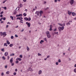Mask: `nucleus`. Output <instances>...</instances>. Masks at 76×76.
<instances>
[{"mask_svg":"<svg viewBox=\"0 0 76 76\" xmlns=\"http://www.w3.org/2000/svg\"><path fill=\"white\" fill-rule=\"evenodd\" d=\"M5 2H6L5 1H3V3H5Z\"/></svg>","mask_w":76,"mask_h":76,"instance_id":"nucleus-63","label":"nucleus"},{"mask_svg":"<svg viewBox=\"0 0 76 76\" xmlns=\"http://www.w3.org/2000/svg\"><path fill=\"white\" fill-rule=\"evenodd\" d=\"M15 56V54L14 53H12L10 54V56Z\"/></svg>","mask_w":76,"mask_h":76,"instance_id":"nucleus-20","label":"nucleus"},{"mask_svg":"<svg viewBox=\"0 0 76 76\" xmlns=\"http://www.w3.org/2000/svg\"><path fill=\"white\" fill-rule=\"evenodd\" d=\"M27 50L28 51H29V47H27Z\"/></svg>","mask_w":76,"mask_h":76,"instance_id":"nucleus-21","label":"nucleus"},{"mask_svg":"<svg viewBox=\"0 0 76 76\" xmlns=\"http://www.w3.org/2000/svg\"><path fill=\"white\" fill-rule=\"evenodd\" d=\"M49 57H50V56H48L47 57V58H49Z\"/></svg>","mask_w":76,"mask_h":76,"instance_id":"nucleus-64","label":"nucleus"},{"mask_svg":"<svg viewBox=\"0 0 76 76\" xmlns=\"http://www.w3.org/2000/svg\"><path fill=\"white\" fill-rule=\"evenodd\" d=\"M64 28V26H63L61 27H59L58 28L59 32H61V30L62 31H63Z\"/></svg>","mask_w":76,"mask_h":76,"instance_id":"nucleus-1","label":"nucleus"},{"mask_svg":"<svg viewBox=\"0 0 76 76\" xmlns=\"http://www.w3.org/2000/svg\"><path fill=\"white\" fill-rule=\"evenodd\" d=\"M41 73H42V71L41 70L39 71L38 73L39 75H41Z\"/></svg>","mask_w":76,"mask_h":76,"instance_id":"nucleus-16","label":"nucleus"},{"mask_svg":"<svg viewBox=\"0 0 76 76\" xmlns=\"http://www.w3.org/2000/svg\"><path fill=\"white\" fill-rule=\"evenodd\" d=\"M0 17L1 18H2L3 17V15H1Z\"/></svg>","mask_w":76,"mask_h":76,"instance_id":"nucleus-62","label":"nucleus"},{"mask_svg":"<svg viewBox=\"0 0 76 76\" xmlns=\"http://www.w3.org/2000/svg\"><path fill=\"white\" fill-rule=\"evenodd\" d=\"M24 20H28V18L26 17L25 18H24Z\"/></svg>","mask_w":76,"mask_h":76,"instance_id":"nucleus-29","label":"nucleus"},{"mask_svg":"<svg viewBox=\"0 0 76 76\" xmlns=\"http://www.w3.org/2000/svg\"><path fill=\"white\" fill-rule=\"evenodd\" d=\"M56 64L57 65H58V62H56Z\"/></svg>","mask_w":76,"mask_h":76,"instance_id":"nucleus-58","label":"nucleus"},{"mask_svg":"<svg viewBox=\"0 0 76 76\" xmlns=\"http://www.w3.org/2000/svg\"><path fill=\"white\" fill-rule=\"evenodd\" d=\"M74 71L75 73H76V69H74Z\"/></svg>","mask_w":76,"mask_h":76,"instance_id":"nucleus-46","label":"nucleus"},{"mask_svg":"<svg viewBox=\"0 0 76 76\" xmlns=\"http://www.w3.org/2000/svg\"><path fill=\"white\" fill-rule=\"evenodd\" d=\"M1 76H3L4 75V73H2L1 74Z\"/></svg>","mask_w":76,"mask_h":76,"instance_id":"nucleus-55","label":"nucleus"},{"mask_svg":"<svg viewBox=\"0 0 76 76\" xmlns=\"http://www.w3.org/2000/svg\"><path fill=\"white\" fill-rule=\"evenodd\" d=\"M47 36L48 38H50V37H51V36L50 35V34L49 35H47Z\"/></svg>","mask_w":76,"mask_h":76,"instance_id":"nucleus-11","label":"nucleus"},{"mask_svg":"<svg viewBox=\"0 0 76 76\" xmlns=\"http://www.w3.org/2000/svg\"><path fill=\"white\" fill-rule=\"evenodd\" d=\"M10 18H11V19L12 20H13V17L12 16H10Z\"/></svg>","mask_w":76,"mask_h":76,"instance_id":"nucleus-22","label":"nucleus"},{"mask_svg":"<svg viewBox=\"0 0 76 76\" xmlns=\"http://www.w3.org/2000/svg\"><path fill=\"white\" fill-rule=\"evenodd\" d=\"M68 14L69 15H71V14H72V12H69V11H68Z\"/></svg>","mask_w":76,"mask_h":76,"instance_id":"nucleus-24","label":"nucleus"},{"mask_svg":"<svg viewBox=\"0 0 76 76\" xmlns=\"http://www.w3.org/2000/svg\"><path fill=\"white\" fill-rule=\"evenodd\" d=\"M39 13H40V15L41 16V15H42V14L43 13V12L42 11H41L39 12Z\"/></svg>","mask_w":76,"mask_h":76,"instance_id":"nucleus-7","label":"nucleus"},{"mask_svg":"<svg viewBox=\"0 0 76 76\" xmlns=\"http://www.w3.org/2000/svg\"><path fill=\"white\" fill-rule=\"evenodd\" d=\"M30 71H31V72H33V69H32L31 68H30Z\"/></svg>","mask_w":76,"mask_h":76,"instance_id":"nucleus-26","label":"nucleus"},{"mask_svg":"<svg viewBox=\"0 0 76 76\" xmlns=\"http://www.w3.org/2000/svg\"><path fill=\"white\" fill-rule=\"evenodd\" d=\"M4 46H6V47H7V43H5L4 44Z\"/></svg>","mask_w":76,"mask_h":76,"instance_id":"nucleus-18","label":"nucleus"},{"mask_svg":"<svg viewBox=\"0 0 76 76\" xmlns=\"http://www.w3.org/2000/svg\"><path fill=\"white\" fill-rule=\"evenodd\" d=\"M23 1H24V2H26V0H23Z\"/></svg>","mask_w":76,"mask_h":76,"instance_id":"nucleus-57","label":"nucleus"},{"mask_svg":"<svg viewBox=\"0 0 76 76\" xmlns=\"http://www.w3.org/2000/svg\"><path fill=\"white\" fill-rule=\"evenodd\" d=\"M4 56H8V53L7 52H5L4 53Z\"/></svg>","mask_w":76,"mask_h":76,"instance_id":"nucleus-8","label":"nucleus"},{"mask_svg":"<svg viewBox=\"0 0 76 76\" xmlns=\"http://www.w3.org/2000/svg\"><path fill=\"white\" fill-rule=\"evenodd\" d=\"M26 25H27V26H28V27H30V26H31V24H30V23H29L28 22H26Z\"/></svg>","mask_w":76,"mask_h":76,"instance_id":"nucleus-2","label":"nucleus"},{"mask_svg":"<svg viewBox=\"0 0 76 76\" xmlns=\"http://www.w3.org/2000/svg\"><path fill=\"white\" fill-rule=\"evenodd\" d=\"M58 62H59V63H60L61 62V60H60V59H59L58 60Z\"/></svg>","mask_w":76,"mask_h":76,"instance_id":"nucleus-36","label":"nucleus"},{"mask_svg":"<svg viewBox=\"0 0 76 76\" xmlns=\"http://www.w3.org/2000/svg\"><path fill=\"white\" fill-rule=\"evenodd\" d=\"M41 54H40L39 53H38V55L39 56H40L41 55Z\"/></svg>","mask_w":76,"mask_h":76,"instance_id":"nucleus-53","label":"nucleus"},{"mask_svg":"<svg viewBox=\"0 0 76 76\" xmlns=\"http://www.w3.org/2000/svg\"><path fill=\"white\" fill-rule=\"evenodd\" d=\"M70 22H69V23H66V25L68 26L69 25H70Z\"/></svg>","mask_w":76,"mask_h":76,"instance_id":"nucleus-28","label":"nucleus"},{"mask_svg":"<svg viewBox=\"0 0 76 76\" xmlns=\"http://www.w3.org/2000/svg\"><path fill=\"white\" fill-rule=\"evenodd\" d=\"M44 39L45 41H47V39H46V38H44Z\"/></svg>","mask_w":76,"mask_h":76,"instance_id":"nucleus-49","label":"nucleus"},{"mask_svg":"<svg viewBox=\"0 0 76 76\" xmlns=\"http://www.w3.org/2000/svg\"><path fill=\"white\" fill-rule=\"evenodd\" d=\"M43 42H44V41H43L42 40H41L40 41V44H42V43H43Z\"/></svg>","mask_w":76,"mask_h":76,"instance_id":"nucleus-19","label":"nucleus"},{"mask_svg":"<svg viewBox=\"0 0 76 76\" xmlns=\"http://www.w3.org/2000/svg\"><path fill=\"white\" fill-rule=\"evenodd\" d=\"M14 64V63H12L11 65L12 66H13Z\"/></svg>","mask_w":76,"mask_h":76,"instance_id":"nucleus-51","label":"nucleus"},{"mask_svg":"<svg viewBox=\"0 0 76 76\" xmlns=\"http://www.w3.org/2000/svg\"><path fill=\"white\" fill-rule=\"evenodd\" d=\"M72 16H75V15H76V14L75 13V12H72Z\"/></svg>","mask_w":76,"mask_h":76,"instance_id":"nucleus-17","label":"nucleus"},{"mask_svg":"<svg viewBox=\"0 0 76 76\" xmlns=\"http://www.w3.org/2000/svg\"><path fill=\"white\" fill-rule=\"evenodd\" d=\"M4 48H3V49H1V50L2 51H3V52H4Z\"/></svg>","mask_w":76,"mask_h":76,"instance_id":"nucleus-23","label":"nucleus"},{"mask_svg":"<svg viewBox=\"0 0 76 76\" xmlns=\"http://www.w3.org/2000/svg\"><path fill=\"white\" fill-rule=\"evenodd\" d=\"M2 35H4L3 37H6V36L7 35L6 33V32H4L2 33Z\"/></svg>","mask_w":76,"mask_h":76,"instance_id":"nucleus-3","label":"nucleus"},{"mask_svg":"<svg viewBox=\"0 0 76 76\" xmlns=\"http://www.w3.org/2000/svg\"><path fill=\"white\" fill-rule=\"evenodd\" d=\"M12 46H13V44H10V47H12Z\"/></svg>","mask_w":76,"mask_h":76,"instance_id":"nucleus-27","label":"nucleus"},{"mask_svg":"<svg viewBox=\"0 0 76 76\" xmlns=\"http://www.w3.org/2000/svg\"><path fill=\"white\" fill-rule=\"evenodd\" d=\"M46 33L47 35H49L50 34V32H49V31H46Z\"/></svg>","mask_w":76,"mask_h":76,"instance_id":"nucleus-14","label":"nucleus"},{"mask_svg":"<svg viewBox=\"0 0 76 76\" xmlns=\"http://www.w3.org/2000/svg\"><path fill=\"white\" fill-rule=\"evenodd\" d=\"M3 34L2 32H0V35H1V36H2Z\"/></svg>","mask_w":76,"mask_h":76,"instance_id":"nucleus-32","label":"nucleus"},{"mask_svg":"<svg viewBox=\"0 0 76 76\" xmlns=\"http://www.w3.org/2000/svg\"><path fill=\"white\" fill-rule=\"evenodd\" d=\"M4 9L5 10H6L7 9V8L6 7H4Z\"/></svg>","mask_w":76,"mask_h":76,"instance_id":"nucleus-52","label":"nucleus"},{"mask_svg":"<svg viewBox=\"0 0 76 76\" xmlns=\"http://www.w3.org/2000/svg\"><path fill=\"white\" fill-rule=\"evenodd\" d=\"M20 58H22V55H20Z\"/></svg>","mask_w":76,"mask_h":76,"instance_id":"nucleus-41","label":"nucleus"},{"mask_svg":"<svg viewBox=\"0 0 76 76\" xmlns=\"http://www.w3.org/2000/svg\"><path fill=\"white\" fill-rule=\"evenodd\" d=\"M3 19V18H1V19H0V21H1V20H2V19Z\"/></svg>","mask_w":76,"mask_h":76,"instance_id":"nucleus-45","label":"nucleus"},{"mask_svg":"<svg viewBox=\"0 0 76 76\" xmlns=\"http://www.w3.org/2000/svg\"><path fill=\"white\" fill-rule=\"evenodd\" d=\"M11 23L9 22H8L7 23V24H10Z\"/></svg>","mask_w":76,"mask_h":76,"instance_id":"nucleus-61","label":"nucleus"},{"mask_svg":"<svg viewBox=\"0 0 76 76\" xmlns=\"http://www.w3.org/2000/svg\"><path fill=\"white\" fill-rule=\"evenodd\" d=\"M58 32H54V34H58Z\"/></svg>","mask_w":76,"mask_h":76,"instance_id":"nucleus-30","label":"nucleus"},{"mask_svg":"<svg viewBox=\"0 0 76 76\" xmlns=\"http://www.w3.org/2000/svg\"><path fill=\"white\" fill-rule=\"evenodd\" d=\"M74 1V0H70V4H71V5H72V4H73Z\"/></svg>","mask_w":76,"mask_h":76,"instance_id":"nucleus-4","label":"nucleus"},{"mask_svg":"<svg viewBox=\"0 0 76 76\" xmlns=\"http://www.w3.org/2000/svg\"><path fill=\"white\" fill-rule=\"evenodd\" d=\"M58 25H59L60 26H63V25H62V24L61 23H58Z\"/></svg>","mask_w":76,"mask_h":76,"instance_id":"nucleus-35","label":"nucleus"},{"mask_svg":"<svg viewBox=\"0 0 76 76\" xmlns=\"http://www.w3.org/2000/svg\"><path fill=\"white\" fill-rule=\"evenodd\" d=\"M23 15L24 16H26V14L25 13H24L23 14Z\"/></svg>","mask_w":76,"mask_h":76,"instance_id":"nucleus-25","label":"nucleus"},{"mask_svg":"<svg viewBox=\"0 0 76 76\" xmlns=\"http://www.w3.org/2000/svg\"><path fill=\"white\" fill-rule=\"evenodd\" d=\"M3 19L4 20H6V18H3Z\"/></svg>","mask_w":76,"mask_h":76,"instance_id":"nucleus-42","label":"nucleus"},{"mask_svg":"<svg viewBox=\"0 0 76 76\" xmlns=\"http://www.w3.org/2000/svg\"><path fill=\"white\" fill-rule=\"evenodd\" d=\"M19 63V61H16V63Z\"/></svg>","mask_w":76,"mask_h":76,"instance_id":"nucleus-59","label":"nucleus"},{"mask_svg":"<svg viewBox=\"0 0 76 76\" xmlns=\"http://www.w3.org/2000/svg\"><path fill=\"white\" fill-rule=\"evenodd\" d=\"M7 42L8 45H9V44H10V43L9 42V41L8 40L7 41Z\"/></svg>","mask_w":76,"mask_h":76,"instance_id":"nucleus-15","label":"nucleus"},{"mask_svg":"<svg viewBox=\"0 0 76 76\" xmlns=\"http://www.w3.org/2000/svg\"><path fill=\"white\" fill-rule=\"evenodd\" d=\"M19 16H22V14H20L19 15Z\"/></svg>","mask_w":76,"mask_h":76,"instance_id":"nucleus-39","label":"nucleus"},{"mask_svg":"<svg viewBox=\"0 0 76 76\" xmlns=\"http://www.w3.org/2000/svg\"><path fill=\"white\" fill-rule=\"evenodd\" d=\"M19 17V15H17L16 17Z\"/></svg>","mask_w":76,"mask_h":76,"instance_id":"nucleus-60","label":"nucleus"},{"mask_svg":"<svg viewBox=\"0 0 76 76\" xmlns=\"http://www.w3.org/2000/svg\"><path fill=\"white\" fill-rule=\"evenodd\" d=\"M16 13H17L16 11L14 12V15H16Z\"/></svg>","mask_w":76,"mask_h":76,"instance_id":"nucleus-40","label":"nucleus"},{"mask_svg":"<svg viewBox=\"0 0 76 76\" xmlns=\"http://www.w3.org/2000/svg\"><path fill=\"white\" fill-rule=\"evenodd\" d=\"M22 19H21L20 20V23H23V20H22Z\"/></svg>","mask_w":76,"mask_h":76,"instance_id":"nucleus-10","label":"nucleus"},{"mask_svg":"<svg viewBox=\"0 0 76 76\" xmlns=\"http://www.w3.org/2000/svg\"><path fill=\"white\" fill-rule=\"evenodd\" d=\"M31 18L29 17L28 18L27 20H28V21H31Z\"/></svg>","mask_w":76,"mask_h":76,"instance_id":"nucleus-13","label":"nucleus"},{"mask_svg":"<svg viewBox=\"0 0 76 76\" xmlns=\"http://www.w3.org/2000/svg\"><path fill=\"white\" fill-rule=\"evenodd\" d=\"M7 57H8L7 59H8V60H9V58H10V57L9 56H8Z\"/></svg>","mask_w":76,"mask_h":76,"instance_id":"nucleus-48","label":"nucleus"},{"mask_svg":"<svg viewBox=\"0 0 76 76\" xmlns=\"http://www.w3.org/2000/svg\"><path fill=\"white\" fill-rule=\"evenodd\" d=\"M13 62V58H12L10 60V62L11 64Z\"/></svg>","mask_w":76,"mask_h":76,"instance_id":"nucleus-9","label":"nucleus"},{"mask_svg":"<svg viewBox=\"0 0 76 76\" xmlns=\"http://www.w3.org/2000/svg\"><path fill=\"white\" fill-rule=\"evenodd\" d=\"M36 13L37 15L38 16L39 14V11H37V12H36Z\"/></svg>","mask_w":76,"mask_h":76,"instance_id":"nucleus-12","label":"nucleus"},{"mask_svg":"<svg viewBox=\"0 0 76 76\" xmlns=\"http://www.w3.org/2000/svg\"><path fill=\"white\" fill-rule=\"evenodd\" d=\"M16 19L17 20H18V19H19V20L23 19V18L22 17H18Z\"/></svg>","mask_w":76,"mask_h":76,"instance_id":"nucleus-5","label":"nucleus"},{"mask_svg":"<svg viewBox=\"0 0 76 76\" xmlns=\"http://www.w3.org/2000/svg\"><path fill=\"white\" fill-rule=\"evenodd\" d=\"M2 58L3 59V60H5V57L4 56H3L2 57Z\"/></svg>","mask_w":76,"mask_h":76,"instance_id":"nucleus-37","label":"nucleus"},{"mask_svg":"<svg viewBox=\"0 0 76 76\" xmlns=\"http://www.w3.org/2000/svg\"><path fill=\"white\" fill-rule=\"evenodd\" d=\"M3 13V11H2L0 13L1 15H2Z\"/></svg>","mask_w":76,"mask_h":76,"instance_id":"nucleus-47","label":"nucleus"},{"mask_svg":"<svg viewBox=\"0 0 76 76\" xmlns=\"http://www.w3.org/2000/svg\"><path fill=\"white\" fill-rule=\"evenodd\" d=\"M16 60H19V61H20L22 60V59L20 58H18L16 59Z\"/></svg>","mask_w":76,"mask_h":76,"instance_id":"nucleus-6","label":"nucleus"},{"mask_svg":"<svg viewBox=\"0 0 76 76\" xmlns=\"http://www.w3.org/2000/svg\"><path fill=\"white\" fill-rule=\"evenodd\" d=\"M14 75H16V73L14 72L13 74Z\"/></svg>","mask_w":76,"mask_h":76,"instance_id":"nucleus-43","label":"nucleus"},{"mask_svg":"<svg viewBox=\"0 0 76 76\" xmlns=\"http://www.w3.org/2000/svg\"><path fill=\"white\" fill-rule=\"evenodd\" d=\"M20 7H22V4H20Z\"/></svg>","mask_w":76,"mask_h":76,"instance_id":"nucleus-33","label":"nucleus"},{"mask_svg":"<svg viewBox=\"0 0 76 76\" xmlns=\"http://www.w3.org/2000/svg\"><path fill=\"white\" fill-rule=\"evenodd\" d=\"M15 37H16V38H17V37H18V36L17 35L15 34Z\"/></svg>","mask_w":76,"mask_h":76,"instance_id":"nucleus-38","label":"nucleus"},{"mask_svg":"<svg viewBox=\"0 0 76 76\" xmlns=\"http://www.w3.org/2000/svg\"><path fill=\"white\" fill-rule=\"evenodd\" d=\"M9 73H10L9 71H7L6 72V74H9Z\"/></svg>","mask_w":76,"mask_h":76,"instance_id":"nucleus-31","label":"nucleus"},{"mask_svg":"<svg viewBox=\"0 0 76 76\" xmlns=\"http://www.w3.org/2000/svg\"><path fill=\"white\" fill-rule=\"evenodd\" d=\"M56 30H57V28H55V29L53 30L54 31H56Z\"/></svg>","mask_w":76,"mask_h":76,"instance_id":"nucleus-54","label":"nucleus"},{"mask_svg":"<svg viewBox=\"0 0 76 76\" xmlns=\"http://www.w3.org/2000/svg\"><path fill=\"white\" fill-rule=\"evenodd\" d=\"M5 67L6 69H7V66L6 65L5 66Z\"/></svg>","mask_w":76,"mask_h":76,"instance_id":"nucleus-50","label":"nucleus"},{"mask_svg":"<svg viewBox=\"0 0 76 76\" xmlns=\"http://www.w3.org/2000/svg\"><path fill=\"white\" fill-rule=\"evenodd\" d=\"M13 38H14V37H13V36H12L11 37V39H13Z\"/></svg>","mask_w":76,"mask_h":76,"instance_id":"nucleus-44","label":"nucleus"},{"mask_svg":"<svg viewBox=\"0 0 76 76\" xmlns=\"http://www.w3.org/2000/svg\"><path fill=\"white\" fill-rule=\"evenodd\" d=\"M50 28H52V25H50Z\"/></svg>","mask_w":76,"mask_h":76,"instance_id":"nucleus-56","label":"nucleus"},{"mask_svg":"<svg viewBox=\"0 0 76 76\" xmlns=\"http://www.w3.org/2000/svg\"><path fill=\"white\" fill-rule=\"evenodd\" d=\"M62 24V26H65V23H64L63 24Z\"/></svg>","mask_w":76,"mask_h":76,"instance_id":"nucleus-34","label":"nucleus"}]
</instances>
